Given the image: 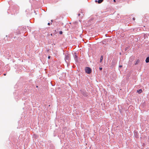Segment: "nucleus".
I'll return each instance as SVG.
<instances>
[{
	"mask_svg": "<svg viewBox=\"0 0 149 149\" xmlns=\"http://www.w3.org/2000/svg\"><path fill=\"white\" fill-rule=\"evenodd\" d=\"M50 56H48V58L49 59V58H50Z\"/></svg>",
	"mask_w": 149,
	"mask_h": 149,
	"instance_id": "14",
	"label": "nucleus"
},
{
	"mask_svg": "<svg viewBox=\"0 0 149 149\" xmlns=\"http://www.w3.org/2000/svg\"><path fill=\"white\" fill-rule=\"evenodd\" d=\"M114 2H115V0H113Z\"/></svg>",
	"mask_w": 149,
	"mask_h": 149,
	"instance_id": "17",
	"label": "nucleus"
},
{
	"mask_svg": "<svg viewBox=\"0 0 149 149\" xmlns=\"http://www.w3.org/2000/svg\"><path fill=\"white\" fill-rule=\"evenodd\" d=\"M142 92V90L141 89H140L139 90L137 91V92L139 93H141Z\"/></svg>",
	"mask_w": 149,
	"mask_h": 149,
	"instance_id": "4",
	"label": "nucleus"
},
{
	"mask_svg": "<svg viewBox=\"0 0 149 149\" xmlns=\"http://www.w3.org/2000/svg\"><path fill=\"white\" fill-rule=\"evenodd\" d=\"M59 33L61 34L62 33V31H60L59 32Z\"/></svg>",
	"mask_w": 149,
	"mask_h": 149,
	"instance_id": "9",
	"label": "nucleus"
},
{
	"mask_svg": "<svg viewBox=\"0 0 149 149\" xmlns=\"http://www.w3.org/2000/svg\"><path fill=\"white\" fill-rule=\"evenodd\" d=\"M103 1V0H98V3H100L102 2Z\"/></svg>",
	"mask_w": 149,
	"mask_h": 149,
	"instance_id": "6",
	"label": "nucleus"
},
{
	"mask_svg": "<svg viewBox=\"0 0 149 149\" xmlns=\"http://www.w3.org/2000/svg\"><path fill=\"white\" fill-rule=\"evenodd\" d=\"M85 72L86 73L88 74H89L91 73V70L90 68L87 67L85 68Z\"/></svg>",
	"mask_w": 149,
	"mask_h": 149,
	"instance_id": "2",
	"label": "nucleus"
},
{
	"mask_svg": "<svg viewBox=\"0 0 149 149\" xmlns=\"http://www.w3.org/2000/svg\"><path fill=\"white\" fill-rule=\"evenodd\" d=\"M48 25H50V23H48Z\"/></svg>",
	"mask_w": 149,
	"mask_h": 149,
	"instance_id": "13",
	"label": "nucleus"
},
{
	"mask_svg": "<svg viewBox=\"0 0 149 149\" xmlns=\"http://www.w3.org/2000/svg\"><path fill=\"white\" fill-rule=\"evenodd\" d=\"M80 15V14H78V16H79V15Z\"/></svg>",
	"mask_w": 149,
	"mask_h": 149,
	"instance_id": "15",
	"label": "nucleus"
},
{
	"mask_svg": "<svg viewBox=\"0 0 149 149\" xmlns=\"http://www.w3.org/2000/svg\"><path fill=\"white\" fill-rule=\"evenodd\" d=\"M99 69L100 70H102V68H100Z\"/></svg>",
	"mask_w": 149,
	"mask_h": 149,
	"instance_id": "10",
	"label": "nucleus"
},
{
	"mask_svg": "<svg viewBox=\"0 0 149 149\" xmlns=\"http://www.w3.org/2000/svg\"><path fill=\"white\" fill-rule=\"evenodd\" d=\"M74 58H75V60H77V56L76 55H74Z\"/></svg>",
	"mask_w": 149,
	"mask_h": 149,
	"instance_id": "7",
	"label": "nucleus"
},
{
	"mask_svg": "<svg viewBox=\"0 0 149 149\" xmlns=\"http://www.w3.org/2000/svg\"><path fill=\"white\" fill-rule=\"evenodd\" d=\"M95 1L96 2H97V1L96 0H95Z\"/></svg>",
	"mask_w": 149,
	"mask_h": 149,
	"instance_id": "16",
	"label": "nucleus"
},
{
	"mask_svg": "<svg viewBox=\"0 0 149 149\" xmlns=\"http://www.w3.org/2000/svg\"><path fill=\"white\" fill-rule=\"evenodd\" d=\"M139 62V60H137V61L136 62V63H135V64H138V63Z\"/></svg>",
	"mask_w": 149,
	"mask_h": 149,
	"instance_id": "8",
	"label": "nucleus"
},
{
	"mask_svg": "<svg viewBox=\"0 0 149 149\" xmlns=\"http://www.w3.org/2000/svg\"><path fill=\"white\" fill-rule=\"evenodd\" d=\"M122 67V65H119V68H121V67Z\"/></svg>",
	"mask_w": 149,
	"mask_h": 149,
	"instance_id": "11",
	"label": "nucleus"
},
{
	"mask_svg": "<svg viewBox=\"0 0 149 149\" xmlns=\"http://www.w3.org/2000/svg\"><path fill=\"white\" fill-rule=\"evenodd\" d=\"M4 75H6V74H4Z\"/></svg>",
	"mask_w": 149,
	"mask_h": 149,
	"instance_id": "18",
	"label": "nucleus"
},
{
	"mask_svg": "<svg viewBox=\"0 0 149 149\" xmlns=\"http://www.w3.org/2000/svg\"><path fill=\"white\" fill-rule=\"evenodd\" d=\"M133 20H135V18L134 17H133Z\"/></svg>",
	"mask_w": 149,
	"mask_h": 149,
	"instance_id": "12",
	"label": "nucleus"
},
{
	"mask_svg": "<svg viewBox=\"0 0 149 149\" xmlns=\"http://www.w3.org/2000/svg\"><path fill=\"white\" fill-rule=\"evenodd\" d=\"M146 62L148 63L149 62V56L147 58L146 60Z\"/></svg>",
	"mask_w": 149,
	"mask_h": 149,
	"instance_id": "3",
	"label": "nucleus"
},
{
	"mask_svg": "<svg viewBox=\"0 0 149 149\" xmlns=\"http://www.w3.org/2000/svg\"><path fill=\"white\" fill-rule=\"evenodd\" d=\"M70 55L67 53L65 54V60L66 62H68L70 59Z\"/></svg>",
	"mask_w": 149,
	"mask_h": 149,
	"instance_id": "1",
	"label": "nucleus"
},
{
	"mask_svg": "<svg viewBox=\"0 0 149 149\" xmlns=\"http://www.w3.org/2000/svg\"><path fill=\"white\" fill-rule=\"evenodd\" d=\"M103 56H101L100 58V62H102V61L103 60Z\"/></svg>",
	"mask_w": 149,
	"mask_h": 149,
	"instance_id": "5",
	"label": "nucleus"
}]
</instances>
